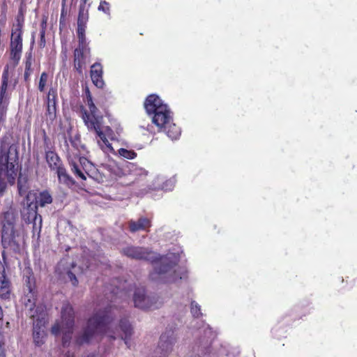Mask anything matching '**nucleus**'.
Segmentation results:
<instances>
[{"instance_id":"1","label":"nucleus","mask_w":357,"mask_h":357,"mask_svg":"<svg viewBox=\"0 0 357 357\" xmlns=\"http://www.w3.org/2000/svg\"><path fill=\"white\" fill-rule=\"evenodd\" d=\"M114 307L109 305L104 311L98 312L94 316L90 318L86 326L77 336L76 343L79 345L88 344L90 341L99 334L105 331L106 325L109 324L114 317Z\"/></svg>"},{"instance_id":"2","label":"nucleus","mask_w":357,"mask_h":357,"mask_svg":"<svg viewBox=\"0 0 357 357\" xmlns=\"http://www.w3.org/2000/svg\"><path fill=\"white\" fill-rule=\"evenodd\" d=\"M18 161V151L14 144L1 142L0 145V176H6L8 183L13 184L17 176L15 165Z\"/></svg>"},{"instance_id":"3","label":"nucleus","mask_w":357,"mask_h":357,"mask_svg":"<svg viewBox=\"0 0 357 357\" xmlns=\"http://www.w3.org/2000/svg\"><path fill=\"white\" fill-rule=\"evenodd\" d=\"M17 220V215L12 210L3 213L1 243L4 248H8L13 251H17L20 249V234L18 231L15 229Z\"/></svg>"},{"instance_id":"4","label":"nucleus","mask_w":357,"mask_h":357,"mask_svg":"<svg viewBox=\"0 0 357 357\" xmlns=\"http://www.w3.org/2000/svg\"><path fill=\"white\" fill-rule=\"evenodd\" d=\"M144 107L148 114H154L153 122L160 128H166L169 124L171 117L167 106L163 105L158 96L150 95L146 99Z\"/></svg>"},{"instance_id":"5","label":"nucleus","mask_w":357,"mask_h":357,"mask_svg":"<svg viewBox=\"0 0 357 357\" xmlns=\"http://www.w3.org/2000/svg\"><path fill=\"white\" fill-rule=\"evenodd\" d=\"M175 266L176 263L171 260L169 257H162L160 263L155 265L149 277L153 281L164 283L174 282L178 278L181 279V276L177 273L174 268Z\"/></svg>"},{"instance_id":"6","label":"nucleus","mask_w":357,"mask_h":357,"mask_svg":"<svg viewBox=\"0 0 357 357\" xmlns=\"http://www.w3.org/2000/svg\"><path fill=\"white\" fill-rule=\"evenodd\" d=\"M62 333L63 334L62 341L65 346L71 338L75 324V312L73 307L68 303H64L61 308Z\"/></svg>"},{"instance_id":"7","label":"nucleus","mask_w":357,"mask_h":357,"mask_svg":"<svg viewBox=\"0 0 357 357\" xmlns=\"http://www.w3.org/2000/svg\"><path fill=\"white\" fill-rule=\"evenodd\" d=\"M121 253L131 259H143L151 262L155 261L158 259V254L143 247L127 246L121 250Z\"/></svg>"},{"instance_id":"8","label":"nucleus","mask_w":357,"mask_h":357,"mask_svg":"<svg viewBox=\"0 0 357 357\" xmlns=\"http://www.w3.org/2000/svg\"><path fill=\"white\" fill-rule=\"evenodd\" d=\"M175 341L174 333L172 331L162 334L158 347L155 349L152 357H167L172 351Z\"/></svg>"},{"instance_id":"9","label":"nucleus","mask_w":357,"mask_h":357,"mask_svg":"<svg viewBox=\"0 0 357 357\" xmlns=\"http://www.w3.org/2000/svg\"><path fill=\"white\" fill-rule=\"evenodd\" d=\"M133 301L136 307L142 310L157 307V298L146 296L143 289H137L135 290L133 296Z\"/></svg>"},{"instance_id":"10","label":"nucleus","mask_w":357,"mask_h":357,"mask_svg":"<svg viewBox=\"0 0 357 357\" xmlns=\"http://www.w3.org/2000/svg\"><path fill=\"white\" fill-rule=\"evenodd\" d=\"M26 314L33 321V333L39 334V330L41 326L45 324L46 312L43 306H37L30 312H26Z\"/></svg>"},{"instance_id":"11","label":"nucleus","mask_w":357,"mask_h":357,"mask_svg":"<svg viewBox=\"0 0 357 357\" xmlns=\"http://www.w3.org/2000/svg\"><path fill=\"white\" fill-rule=\"evenodd\" d=\"M22 50V36H13L11 34L10 39V59L14 61V66H16L21 57Z\"/></svg>"},{"instance_id":"12","label":"nucleus","mask_w":357,"mask_h":357,"mask_svg":"<svg viewBox=\"0 0 357 357\" xmlns=\"http://www.w3.org/2000/svg\"><path fill=\"white\" fill-rule=\"evenodd\" d=\"M91 77L93 83L100 89L104 86L105 82L102 79V68L99 63H95L91 67Z\"/></svg>"},{"instance_id":"13","label":"nucleus","mask_w":357,"mask_h":357,"mask_svg":"<svg viewBox=\"0 0 357 357\" xmlns=\"http://www.w3.org/2000/svg\"><path fill=\"white\" fill-rule=\"evenodd\" d=\"M128 224L129 230L132 233H135L139 230L147 231L148 229L151 226V222L150 219L144 217L139 218L137 221L131 220L128 222Z\"/></svg>"},{"instance_id":"14","label":"nucleus","mask_w":357,"mask_h":357,"mask_svg":"<svg viewBox=\"0 0 357 357\" xmlns=\"http://www.w3.org/2000/svg\"><path fill=\"white\" fill-rule=\"evenodd\" d=\"M22 220L27 224L31 222L36 218L38 213L37 204H33V202L27 203L26 206L24 207L21 211Z\"/></svg>"},{"instance_id":"15","label":"nucleus","mask_w":357,"mask_h":357,"mask_svg":"<svg viewBox=\"0 0 357 357\" xmlns=\"http://www.w3.org/2000/svg\"><path fill=\"white\" fill-rule=\"evenodd\" d=\"M2 271H0V297L3 299H8L10 294V282L7 278L5 268L1 266Z\"/></svg>"},{"instance_id":"16","label":"nucleus","mask_w":357,"mask_h":357,"mask_svg":"<svg viewBox=\"0 0 357 357\" xmlns=\"http://www.w3.org/2000/svg\"><path fill=\"white\" fill-rule=\"evenodd\" d=\"M47 107L46 115L50 120H54L56 117V95L52 89H50L47 97Z\"/></svg>"},{"instance_id":"17","label":"nucleus","mask_w":357,"mask_h":357,"mask_svg":"<svg viewBox=\"0 0 357 357\" xmlns=\"http://www.w3.org/2000/svg\"><path fill=\"white\" fill-rule=\"evenodd\" d=\"M9 80L8 66L4 68L2 75L1 86L0 87V101L8 102V96L6 93L8 84Z\"/></svg>"},{"instance_id":"18","label":"nucleus","mask_w":357,"mask_h":357,"mask_svg":"<svg viewBox=\"0 0 357 357\" xmlns=\"http://www.w3.org/2000/svg\"><path fill=\"white\" fill-rule=\"evenodd\" d=\"M46 161L52 170H56L60 165V158L58 155L52 151H46L45 152Z\"/></svg>"},{"instance_id":"19","label":"nucleus","mask_w":357,"mask_h":357,"mask_svg":"<svg viewBox=\"0 0 357 357\" xmlns=\"http://www.w3.org/2000/svg\"><path fill=\"white\" fill-rule=\"evenodd\" d=\"M52 197L50 192L47 190L40 192L38 195L35 197L36 202L33 204H37V207H44L46 204H51L52 202Z\"/></svg>"},{"instance_id":"20","label":"nucleus","mask_w":357,"mask_h":357,"mask_svg":"<svg viewBox=\"0 0 357 357\" xmlns=\"http://www.w3.org/2000/svg\"><path fill=\"white\" fill-rule=\"evenodd\" d=\"M71 268H68L66 270V274L68 275V279L72 282V284L75 286L78 283V280L76 278L77 275H79L82 273V269L80 267L76 266L75 264L71 263Z\"/></svg>"},{"instance_id":"21","label":"nucleus","mask_w":357,"mask_h":357,"mask_svg":"<svg viewBox=\"0 0 357 357\" xmlns=\"http://www.w3.org/2000/svg\"><path fill=\"white\" fill-rule=\"evenodd\" d=\"M56 171L60 182L66 185L74 184L73 178L67 174L66 170L63 167H59L56 169Z\"/></svg>"},{"instance_id":"22","label":"nucleus","mask_w":357,"mask_h":357,"mask_svg":"<svg viewBox=\"0 0 357 357\" xmlns=\"http://www.w3.org/2000/svg\"><path fill=\"white\" fill-rule=\"evenodd\" d=\"M120 328L125 334L124 340L125 343L128 344V340L131 337L132 334V328L129 321L124 319L120 321Z\"/></svg>"},{"instance_id":"23","label":"nucleus","mask_w":357,"mask_h":357,"mask_svg":"<svg viewBox=\"0 0 357 357\" xmlns=\"http://www.w3.org/2000/svg\"><path fill=\"white\" fill-rule=\"evenodd\" d=\"M17 188L20 195L25 194L29 189L28 178L21 173L20 174L17 179Z\"/></svg>"},{"instance_id":"24","label":"nucleus","mask_w":357,"mask_h":357,"mask_svg":"<svg viewBox=\"0 0 357 357\" xmlns=\"http://www.w3.org/2000/svg\"><path fill=\"white\" fill-rule=\"evenodd\" d=\"M167 135L172 139H176L181 134V130L174 123H169L165 128Z\"/></svg>"},{"instance_id":"25","label":"nucleus","mask_w":357,"mask_h":357,"mask_svg":"<svg viewBox=\"0 0 357 357\" xmlns=\"http://www.w3.org/2000/svg\"><path fill=\"white\" fill-rule=\"evenodd\" d=\"M89 18L88 10L85 8L84 5H80L79 15L77 18V24L86 25Z\"/></svg>"},{"instance_id":"26","label":"nucleus","mask_w":357,"mask_h":357,"mask_svg":"<svg viewBox=\"0 0 357 357\" xmlns=\"http://www.w3.org/2000/svg\"><path fill=\"white\" fill-rule=\"evenodd\" d=\"M72 172L83 180H86V176L82 171L80 165L75 162L70 163Z\"/></svg>"},{"instance_id":"27","label":"nucleus","mask_w":357,"mask_h":357,"mask_svg":"<svg viewBox=\"0 0 357 357\" xmlns=\"http://www.w3.org/2000/svg\"><path fill=\"white\" fill-rule=\"evenodd\" d=\"M42 216L39 214L37 215L36 218L34 219L31 223L33 225V234L38 233L39 234L42 227Z\"/></svg>"},{"instance_id":"28","label":"nucleus","mask_w":357,"mask_h":357,"mask_svg":"<svg viewBox=\"0 0 357 357\" xmlns=\"http://www.w3.org/2000/svg\"><path fill=\"white\" fill-rule=\"evenodd\" d=\"M8 102L0 101V122H3L6 118Z\"/></svg>"},{"instance_id":"29","label":"nucleus","mask_w":357,"mask_h":357,"mask_svg":"<svg viewBox=\"0 0 357 357\" xmlns=\"http://www.w3.org/2000/svg\"><path fill=\"white\" fill-rule=\"evenodd\" d=\"M91 126L93 127L94 130L96 132L98 137L100 138L101 140L106 144L107 142H108L105 135L100 130V126L98 125H96V123L93 121L90 122Z\"/></svg>"},{"instance_id":"30","label":"nucleus","mask_w":357,"mask_h":357,"mask_svg":"<svg viewBox=\"0 0 357 357\" xmlns=\"http://www.w3.org/2000/svg\"><path fill=\"white\" fill-rule=\"evenodd\" d=\"M119 153L121 156L128 159H132L136 156V153L133 151H128L126 149H120Z\"/></svg>"},{"instance_id":"31","label":"nucleus","mask_w":357,"mask_h":357,"mask_svg":"<svg viewBox=\"0 0 357 357\" xmlns=\"http://www.w3.org/2000/svg\"><path fill=\"white\" fill-rule=\"evenodd\" d=\"M85 48H82L79 45L77 48L75 50L74 52V63H76L77 61L80 60L82 58H83L84 55V50Z\"/></svg>"},{"instance_id":"32","label":"nucleus","mask_w":357,"mask_h":357,"mask_svg":"<svg viewBox=\"0 0 357 357\" xmlns=\"http://www.w3.org/2000/svg\"><path fill=\"white\" fill-rule=\"evenodd\" d=\"M48 75L46 73H43L40 75V82L38 84V89L40 91H43L45 86L46 85V82L47 80Z\"/></svg>"},{"instance_id":"33","label":"nucleus","mask_w":357,"mask_h":357,"mask_svg":"<svg viewBox=\"0 0 357 357\" xmlns=\"http://www.w3.org/2000/svg\"><path fill=\"white\" fill-rule=\"evenodd\" d=\"M23 24L24 23L16 22V24H14V29H13L11 34L13 36H22Z\"/></svg>"},{"instance_id":"34","label":"nucleus","mask_w":357,"mask_h":357,"mask_svg":"<svg viewBox=\"0 0 357 357\" xmlns=\"http://www.w3.org/2000/svg\"><path fill=\"white\" fill-rule=\"evenodd\" d=\"M191 312L196 317L202 314L200 307L195 301L191 303Z\"/></svg>"},{"instance_id":"35","label":"nucleus","mask_w":357,"mask_h":357,"mask_svg":"<svg viewBox=\"0 0 357 357\" xmlns=\"http://www.w3.org/2000/svg\"><path fill=\"white\" fill-rule=\"evenodd\" d=\"M98 10H102V12L109 14V3L106 1H100V3L98 6Z\"/></svg>"},{"instance_id":"36","label":"nucleus","mask_w":357,"mask_h":357,"mask_svg":"<svg viewBox=\"0 0 357 357\" xmlns=\"http://www.w3.org/2000/svg\"><path fill=\"white\" fill-rule=\"evenodd\" d=\"M32 60H33L32 53H31V52H30L28 54V55L26 56V63H25V70L32 71V69L31 68V64H32Z\"/></svg>"},{"instance_id":"37","label":"nucleus","mask_w":357,"mask_h":357,"mask_svg":"<svg viewBox=\"0 0 357 357\" xmlns=\"http://www.w3.org/2000/svg\"><path fill=\"white\" fill-rule=\"evenodd\" d=\"M61 331H62V321L61 322V324H59V323L55 324L52 327V329H51L52 333L55 335H57Z\"/></svg>"},{"instance_id":"38","label":"nucleus","mask_w":357,"mask_h":357,"mask_svg":"<svg viewBox=\"0 0 357 357\" xmlns=\"http://www.w3.org/2000/svg\"><path fill=\"white\" fill-rule=\"evenodd\" d=\"M118 289L112 290L109 295L107 293H105V296L108 301H110L112 303L114 302L116 300V294H117Z\"/></svg>"},{"instance_id":"39","label":"nucleus","mask_w":357,"mask_h":357,"mask_svg":"<svg viewBox=\"0 0 357 357\" xmlns=\"http://www.w3.org/2000/svg\"><path fill=\"white\" fill-rule=\"evenodd\" d=\"M77 36H78V38H79V45L80 47H82V48H86V43L85 33L77 34Z\"/></svg>"},{"instance_id":"40","label":"nucleus","mask_w":357,"mask_h":357,"mask_svg":"<svg viewBox=\"0 0 357 357\" xmlns=\"http://www.w3.org/2000/svg\"><path fill=\"white\" fill-rule=\"evenodd\" d=\"M15 20H16V22L24 23V11H23V9L22 7L20 8L18 14H17Z\"/></svg>"},{"instance_id":"41","label":"nucleus","mask_w":357,"mask_h":357,"mask_svg":"<svg viewBox=\"0 0 357 357\" xmlns=\"http://www.w3.org/2000/svg\"><path fill=\"white\" fill-rule=\"evenodd\" d=\"M37 306H36L35 303L31 301L30 298L28 299L27 302L25 303V308L26 312H30L31 310H33Z\"/></svg>"},{"instance_id":"42","label":"nucleus","mask_w":357,"mask_h":357,"mask_svg":"<svg viewBox=\"0 0 357 357\" xmlns=\"http://www.w3.org/2000/svg\"><path fill=\"white\" fill-rule=\"evenodd\" d=\"M6 178V176H0V195H2L6 188V183L4 181Z\"/></svg>"},{"instance_id":"43","label":"nucleus","mask_w":357,"mask_h":357,"mask_svg":"<svg viewBox=\"0 0 357 357\" xmlns=\"http://www.w3.org/2000/svg\"><path fill=\"white\" fill-rule=\"evenodd\" d=\"M45 28L43 27V29L40 31V40L39 42V45L40 47H44L45 45Z\"/></svg>"},{"instance_id":"44","label":"nucleus","mask_w":357,"mask_h":357,"mask_svg":"<svg viewBox=\"0 0 357 357\" xmlns=\"http://www.w3.org/2000/svg\"><path fill=\"white\" fill-rule=\"evenodd\" d=\"M86 101H87V105L89 107L94 105V103L93 102L92 96H91L90 91L88 89H86Z\"/></svg>"},{"instance_id":"45","label":"nucleus","mask_w":357,"mask_h":357,"mask_svg":"<svg viewBox=\"0 0 357 357\" xmlns=\"http://www.w3.org/2000/svg\"><path fill=\"white\" fill-rule=\"evenodd\" d=\"M86 25L77 24V34L85 33Z\"/></svg>"},{"instance_id":"46","label":"nucleus","mask_w":357,"mask_h":357,"mask_svg":"<svg viewBox=\"0 0 357 357\" xmlns=\"http://www.w3.org/2000/svg\"><path fill=\"white\" fill-rule=\"evenodd\" d=\"M89 107V109H90V112H91V114L93 115V117H95L96 116V112L98 110L96 106L94 104V105H93Z\"/></svg>"},{"instance_id":"47","label":"nucleus","mask_w":357,"mask_h":357,"mask_svg":"<svg viewBox=\"0 0 357 357\" xmlns=\"http://www.w3.org/2000/svg\"><path fill=\"white\" fill-rule=\"evenodd\" d=\"M75 67L79 73L82 72V63L80 60L77 61V62L75 63Z\"/></svg>"},{"instance_id":"48","label":"nucleus","mask_w":357,"mask_h":357,"mask_svg":"<svg viewBox=\"0 0 357 357\" xmlns=\"http://www.w3.org/2000/svg\"><path fill=\"white\" fill-rule=\"evenodd\" d=\"M79 165L83 166L85 165L86 163H89V160L86 158H80L79 160Z\"/></svg>"},{"instance_id":"49","label":"nucleus","mask_w":357,"mask_h":357,"mask_svg":"<svg viewBox=\"0 0 357 357\" xmlns=\"http://www.w3.org/2000/svg\"><path fill=\"white\" fill-rule=\"evenodd\" d=\"M89 118V114H87V113L85 112L84 114L83 115V119H84L85 123L88 125V126H89V123H88Z\"/></svg>"},{"instance_id":"50","label":"nucleus","mask_w":357,"mask_h":357,"mask_svg":"<svg viewBox=\"0 0 357 357\" xmlns=\"http://www.w3.org/2000/svg\"><path fill=\"white\" fill-rule=\"evenodd\" d=\"M31 72V71H30V70H25V72H24V79L26 80L29 78Z\"/></svg>"},{"instance_id":"51","label":"nucleus","mask_w":357,"mask_h":357,"mask_svg":"<svg viewBox=\"0 0 357 357\" xmlns=\"http://www.w3.org/2000/svg\"><path fill=\"white\" fill-rule=\"evenodd\" d=\"M82 1V3L80 5H84V6L85 7V5L86 3V2L88 1V0H81Z\"/></svg>"},{"instance_id":"52","label":"nucleus","mask_w":357,"mask_h":357,"mask_svg":"<svg viewBox=\"0 0 357 357\" xmlns=\"http://www.w3.org/2000/svg\"><path fill=\"white\" fill-rule=\"evenodd\" d=\"M64 266V261L61 260L60 263L59 264V267H61Z\"/></svg>"},{"instance_id":"53","label":"nucleus","mask_w":357,"mask_h":357,"mask_svg":"<svg viewBox=\"0 0 357 357\" xmlns=\"http://www.w3.org/2000/svg\"><path fill=\"white\" fill-rule=\"evenodd\" d=\"M0 357H6V354L3 351H0Z\"/></svg>"},{"instance_id":"54","label":"nucleus","mask_w":357,"mask_h":357,"mask_svg":"<svg viewBox=\"0 0 357 357\" xmlns=\"http://www.w3.org/2000/svg\"><path fill=\"white\" fill-rule=\"evenodd\" d=\"M35 43V40H34V36H33V40H32V42H31V45H33Z\"/></svg>"},{"instance_id":"55","label":"nucleus","mask_w":357,"mask_h":357,"mask_svg":"<svg viewBox=\"0 0 357 357\" xmlns=\"http://www.w3.org/2000/svg\"><path fill=\"white\" fill-rule=\"evenodd\" d=\"M29 197H30V195H29V194H28V195H26V199H27V202H28V201H29Z\"/></svg>"},{"instance_id":"56","label":"nucleus","mask_w":357,"mask_h":357,"mask_svg":"<svg viewBox=\"0 0 357 357\" xmlns=\"http://www.w3.org/2000/svg\"><path fill=\"white\" fill-rule=\"evenodd\" d=\"M90 266H91V264H89V265H87V266H86V268H90Z\"/></svg>"},{"instance_id":"57","label":"nucleus","mask_w":357,"mask_h":357,"mask_svg":"<svg viewBox=\"0 0 357 357\" xmlns=\"http://www.w3.org/2000/svg\"><path fill=\"white\" fill-rule=\"evenodd\" d=\"M46 23V21L45 20H43V24H45Z\"/></svg>"}]
</instances>
